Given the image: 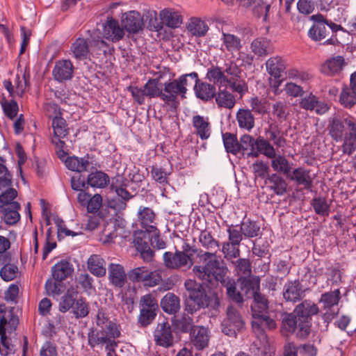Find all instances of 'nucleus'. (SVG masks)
<instances>
[{
  "instance_id": "obj_36",
  "label": "nucleus",
  "mask_w": 356,
  "mask_h": 356,
  "mask_svg": "<svg viewBox=\"0 0 356 356\" xmlns=\"http://www.w3.org/2000/svg\"><path fill=\"white\" fill-rule=\"evenodd\" d=\"M268 188L277 195L282 196L286 193L287 183L285 179L277 173H273L267 177Z\"/></svg>"
},
{
  "instance_id": "obj_50",
  "label": "nucleus",
  "mask_w": 356,
  "mask_h": 356,
  "mask_svg": "<svg viewBox=\"0 0 356 356\" xmlns=\"http://www.w3.org/2000/svg\"><path fill=\"white\" fill-rule=\"evenodd\" d=\"M226 77L227 76L225 74V72L218 66L209 68L206 74V79L210 82H213V85L217 84L220 87L225 86Z\"/></svg>"
},
{
  "instance_id": "obj_64",
  "label": "nucleus",
  "mask_w": 356,
  "mask_h": 356,
  "mask_svg": "<svg viewBox=\"0 0 356 356\" xmlns=\"http://www.w3.org/2000/svg\"><path fill=\"white\" fill-rule=\"evenodd\" d=\"M158 312L140 309L137 322L140 327H145L153 323Z\"/></svg>"
},
{
  "instance_id": "obj_37",
  "label": "nucleus",
  "mask_w": 356,
  "mask_h": 356,
  "mask_svg": "<svg viewBox=\"0 0 356 356\" xmlns=\"http://www.w3.org/2000/svg\"><path fill=\"white\" fill-rule=\"evenodd\" d=\"M266 67L268 73L275 79L282 76L286 69L285 64L279 56L270 57L266 62Z\"/></svg>"
},
{
  "instance_id": "obj_47",
  "label": "nucleus",
  "mask_w": 356,
  "mask_h": 356,
  "mask_svg": "<svg viewBox=\"0 0 356 356\" xmlns=\"http://www.w3.org/2000/svg\"><path fill=\"white\" fill-rule=\"evenodd\" d=\"M282 330L288 333L296 332L297 334L299 330V318L296 314H286L282 321Z\"/></svg>"
},
{
  "instance_id": "obj_59",
  "label": "nucleus",
  "mask_w": 356,
  "mask_h": 356,
  "mask_svg": "<svg viewBox=\"0 0 356 356\" xmlns=\"http://www.w3.org/2000/svg\"><path fill=\"white\" fill-rule=\"evenodd\" d=\"M54 134L59 137H65L68 134L66 121L60 116H56L52 120Z\"/></svg>"
},
{
  "instance_id": "obj_46",
  "label": "nucleus",
  "mask_w": 356,
  "mask_h": 356,
  "mask_svg": "<svg viewBox=\"0 0 356 356\" xmlns=\"http://www.w3.org/2000/svg\"><path fill=\"white\" fill-rule=\"evenodd\" d=\"M271 166L273 169L280 173H283L287 177L289 173L291 172V166L287 159L282 155L275 154V157L270 158Z\"/></svg>"
},
{
  "instance_id": "obj_18",
  "label": "nucleus",
  "mask_w": 356,
  "mask_h": 356,
  "mask_svg": "<svg viewBox=\"0 0 356 356\" xmlns=\"http://www.w3.org/2000/svg\"><path fill=\"white\" fill-rule=\"evenodd\" d=\"M124 29L123 27H120L116 19L108 18L104 25V35L107 40L117 42L123 38Z\"/></svg>"
},
{
  "instance_id": "obj_11",
  "label": "nucleus",
  "mask_w": 356,
  "mask_h": 356,
  "mask_svg": "<svg viewBox=\"0 0 356 356\" xmlns=\"http://www.w3.org/2000/svg\"><path fill=\"white\" fill-rule=\"evenodd\" d=\"M179 96L182 99V91L175 79L163 84L162 101L165 104L176 108L179 104Z\"/></svg>"
},
{
  "instance_id": "obj_34",
  "label": "nucleus",
  "mask_w": 356,
  "mask_h": 356,
  "mask_svg": "<svg viewBox=\"0 0 356 356\" xmlns=\"http://www.w3.org/2000/svg\"><path fill=\"white\" fill-rule=\"evenodd\" d=\"M221 40L222 41L221 47L222 51L233 53L239 51L243 47L241 38L232 33L222 32Z\"/></svg>"
},
{
  "instance_id": "obj_14",
  "label": "nucleus",
  "mask_w": 356,
  "mask_h": 356,
  "mask_svg": "<svg viewBox=\"0 0 356 356\" xmlns=\"http://www.w3.org/2000/svg\"><path fill=\"white\" fill-rule=\"evenodd\" d=\"M309 170L302 167L295 168L290 172L287 177L296 183L297 185L302 186L303 188L310 192L312 191L313 179L311 177Z\"/></svg>"
},
{
  "instance_id": "obj_38",
  "label": "nucleus",
  "mask_w": 356,
  "mask_h": 356,
  "mask_svg": "<svg viewBox=\"0 0 356 356\" xmlns=\"http://www.w3.org/2000/svg\"><path fill=\"white\" fill-rule=\"evenodd\" d=\"M90 272L97 277H103L106 273L105 261L99 255H91L87 261Z\"/></svg>"
},
{
  "instance_id": "obj_17",
  "label": "nucleus",
  "mask_w": 356,
  "mask_h": 356,
  "mask_svg": "<svg viewBox=\"0 0 356 356\" xmlns=\"http://www.w3.org/2000/svg\"><path fill=\"white\" fill-rule=\"evenodd\" d=\"M346 65L345 59L342 56H333L321 65V71L327 76L339 75Z\"/></svg>"
},
{
  "instance_id": "obj_62",
  "label": "nucleus",
  "mask_w": 356,
  "mask_h": 356,
  "mask_svg": "<svg viewBox=\"0 0 356 356\" xmlns=\"http://www.w3.org/2000/svg\"><path fill=\"white\" fill-rule=\"evenodd\" d=\"M17 196V191L13 188H6L0 195V202H1V208L10 207L12 203H19L15 201Z\"/></svg>"
},
{
  "instance_id": "obj_44",
  "label": "nucleus",
  "mask_w": 356,
  "mask_h": 356,
  "mask_svg": "<svg viewBox=\"0 0 356 356\" xmlns=\"http://www.w3.org/2000/svg\"><path fill=\"white\" fill-rule=\"evenodd\" d=\"M341 292L339 289L325 292L321 296L319 303L323 304V308L334 307L341 300Z\"/></svg>"
},
{
  "instance_id": "obj_19",
  "label": "nucleus",
  "mask_w": 356,
  "mask_h": 356,
  "mask_svg": "<svg viewBox=\"0 0 356 356\" xmlns=\"http://www.w3.org/2000/svg\"><path fill=\"white\" fill-rule=\"evenodd\" d=\"M304 291L298 280L288 281L285 283L283 289V297L286 301L296 302L299 301Z\"/></svg>"
},
{
  "instance_id": "obj_23",
  "label": "nucleus",
  "mask_w": 356,
  "mask_h": 356,
  "mask_svg": "<svg viewBox=\"0 0 356 356\" xmlns=\"http://www.w3.org/2000/svg\"><path fill=\"white\" fill-rule=\"evenodd\" d=\"M137 216L140 226L146 232L156 228V215L151 208L140 206L138 208Z\"/></svg>"
},
{
  "instance_id": "obj_5",
  "label": "nucleus",
  "mask_w": 356,
  "mask_h": 356,
  "mask_svg": "<svg viewBox=\"0 0 356 356\" xmlns=\"http://www.w3.org/2000/svg\"><path fill=\"white\" fill-rule=\"evenodd\" d=\"M318 312V305L310 300H305L296 306L294 313L299 318V330L297 337L305 339L309 336L311 331V317Z\"/></svg>"
},
{
  "instance_id": "obj_33",
  "label": "nucleus",
  "mask_w": 356,
  "mask_h": 356,
  "mask_svg": "<svg viewBox=\"0 0 356 356\" xmlns=\"http://www.w3.org/2000/svg\"><path fill=\"white\" fill-rule=\"evenodd\" d=\"M78 291L74 286L69 287L66 292L61 296L58 304V310L65 313L72 309L77 298Z\"/></svg>"
},
{
  "instance_id": "obj_56",
  "label": "nucleus",
  "mask_w": 356,
  "mask_h": 356,
  "mask_svg": "<svg viewBox=\"0 0 356 356\" xmlns=\"http://www.w3.org/2000/svg\"><path fill=\"white\" fill-rule=\"evenodd\" d=\"M340 102L346 108H351L356 104V91L348 86L343 88L340 95Z\"/></svg>"
},
{
  "instance_id": "obj_21",
  "label": "nucleus",
  "mask_w": 356,
  "mask_h": 356,
  "mask_svg": "<svg viewBox=\"0 0 356 356\" xmlns=\"http://www.w3.org/2000/svg\"><path fill=\"white\" fill-rule=\"evenodd\" d=\"M237 282L240 285L241 290L248 298L260 291V279L257 276L251 275L238 277Z\"/></svg>"
},
{
  "instance_id": "obj_60",
  "label": "nucleus",
  "mask_w": 356,
  "mask_h": 356,
  "mask_svg": "<svg viewBox=\"0 0 356 356\" xmlns=\"http://www.w3.org/2000/svg\"><path fill=\"white\" fill-rule=\"evenodd\" d=\"M239 225H231L228 227L227 229V233L228 234V241L230 243H234V245H239L243 241L244 234H243Z\"/></svg>"
},
{
  "instance_id": "obj_52",
  "label": "nucleus",
  "mask_w": 356,
  "mask_h": 356,
  "mask_svg": "<svg viewBox=\"0 0 356 356\" xmlns=\"http://www.w3.org/2000/svg\"><path fill=\"white\" fill-rule=\"evenodd\" d=\"M72 310L76 318H83L88 315L90 307L86 299L80 297L76 299Z\"/></svg>"
},
{
  "instance_id": "obj_48",
  "label": "nucleus",
  "mask_w": 356,
  "mask_h": 356,
  "mask_svg": "<svg viewBox=\"0 0 356 356\" xmlns=\"http://www.w3.org/2000/svg\"><path fill=\"white\" fill-rule=\"evenodd\" d=\"M188 29L193 35L203 37L207 34L209 26L204 21L194 17L191 19Z\"/></svg>"
},
{
  "instance_id": "obj_51",
  "label": "nucleus",
  "mask_w": 356,
  "mask_h": 356,
  "mask_svg": "<svg viewBox=\"0 0 356 356\" xmlns=\"http://www.w3.org/2000/svg\"><path fill=\"white\" fill-rule=\"evenodd\" d=\"M221 251L224 255V258L229 263L239 257L241 254L239 245H234V243H230L227 241L222 243Z\"/></svg>"
},
{
  "instance_id": "obj_54",
  "label": "nucleus",
  "mask_w": 356,
  "mask_h": 356,
  "mask_svg": "<svg viewBox=\"0 0 356 356\" xmlns=\"http://www.w3.org/2000/svg\"><path fill=\"white\" fill-rule=\"evenodd\" d=\"M225 86H229L232 91L240 95H243L248 90L247 84L241 77L229 78L227 76L223 87Z\"/></svg>"
},
{
  "instance_id": "obj_27",
  "label": "nucleus",
  "mask_w": 356,
  "mask_h": 356,
  "mask_svg": "<svg viewBox=\"0 0 356 356\" xmlns=\"http://www.w3.org/2000/svg\"><path fill=\"white\" fill-rule=\"evenodd\" d=\"M252 51L257 56H266L273 52L274 48L271 41L266 38H257L250 44Z\"/></svg>"
},
{
  "instance_id": "obj_20",
  "label": "nucleus",
  "mask_w": 356,
  "mask_h": 356,
  "mask_svg": "<svg viewBox=\"0 0 356 356\" xmlns=\"http://www.w3.org/2000/svg\"><path fill=\"white\" fill-rule=\"evenodd\" d=\"M193 90L196 97L203 102H209L213 99L216 93V88L214 85L198 81L193 86Z\"/></svg>"
},
{
  "instance_id": "obj_24",
  "label": "nucleus",
  "mask_w": 356,
  "mask_h": 356,
  "mask_svg": "<svg viewBox=\"0 0 356 356\" xmlns=\"http://www.w3.org/2000/svg\"><path fill=\"white\" fill-rule=\"evenodd\" d=\"M73 272V265L66 259L59 261L51 268L52 276L58 282H62L72 276Z\"/></svg>"
},
{
  "instance_id": "obj_12",
  "label": "nucleus",
  "mask_w": 356,
  "mask_h": 356,
  "mask_svg": "<svg viewBox=\"0 0 356 356\" xmlns=\"http://www.w3.org/2000/svg\"><path fill=\"white\" fill-rule=\"evenodd\" d=\"M122 27L130 34L138 33L144 26L143 19L138 11L125 13L121 17Z\"/></svg>"
},
{
  "instance_id": "obj_41",
  "label": "nucleus",
  "mask_w": 356,
  "mask_h": 356,
  "mask_svg": "<svg viewBox=\"0 0 356 356\" xmlns=\"http://www.w3.org/2000/svg\"><path fill=\"white\" fill-rule=\"evenodd\" d=\"M71 51L76 60L86 59L90 54L88 43L81 38H77L72 44Z\"/></svg>"
},
{
  "instance_id": "obj_35",
  "label": "nucleus",
  "mask_w": 356,
  "mask_h": 356,
  "mask_svg": "<svg viewBox=\"0 0 356 356\" xmlns=\"http://www.w3.org/2000/svg\"><path fill=\"white\" fill-rule=\"evenodd\" d=\"M110 182L108 175L103 171L90 172L87 177V185L92 188H104Z\"/></svg>"
},
{
  "instance_id": "obj_2",
  "label": "nucleus",
  "mask_w": 356,
  "mask_h": 356,
  "mask_svg": "<svg viewBox=\"0 0 356 356\" xmlns=\"http://www.w3.org/2000/svg\"><path fill=\"white\" fill-rule=\"evenodd\" d=\"M202 283L194 280H186L184 286L188 297L184 302L185 311L193 314L201 309L211 308L217 310L220 307V300L215 290L216 286H211L209 282L199 279Z\"/></svg>"
},
{
  "instance_id": "obj_29",
  "label": "nucleus",
  "mask_w": 356,
  "mask_h": 356,
  "mask_svg": "<svg viewBox=\"0 0 356 356\" xmlns=\"http://www.w3.org/2000/svg\"><path fill=\"white\" fill-rule=\"evenodd\" d=\"M160 304L163 312L169 314H175L181 308L179 298L170 292L162 298Z\"/></svg>"
},
{
  "instance_id": "obj_13",
  "label": "nucleus",
  "mask_w": 356,
  "mask_h": 356,
  "mask_svg": "<svg viewBox=\"0 0 356 356\" xmlns=\"http://www.w3.org/2000/svg\"><path fill=\"white\" fill-rule=\"evenodd\" d=\"M74 65L70 60H59L55 63L52 70V76L55 81L63 83L73 77Z\"/></svg>"
},
{
  "instance_id": "obj_28",
  "label": "nucleus",
  "mask_w": 356,
  "mask_h": 356,
  "mask_svg": "<svg viewBox=\"0 0 356 356\" xmlns=\"http://www.w3.org/2000/svg\"><path fill=\"white\" fill-rule=\"evenodd\" d=\"M21 209L19 203H12L10 207L1 208L0 214L3 222L8 225H14L20 220L19 211Z\"/></svg>"
},
{
  "instance_id": "obj_31",
  "label": "nucleus",
  "mask_w": 356,
  "mask_h": 356,
  "mask_svg": "<svg viewBox=\"0 0 356 356\" xmlns=\"http://www.w3.org/2000/svg\"><path fill=\"white\" fill-rule=\"evenodd\" d=\"M234 273L239 277L252 275V264L249 259L238 257L229 263Z\"/></svg>"
},
{
  "instance_id": "obj_32",
  "label": "nucleus",
  "mask_w": 356,
  "mask_h": 356,
  "mask_svg": "<svg viewBox=\"0 0 356 356\" xmlns=\"http://www.w3.org/2000/svg\"><path fill=\"white\" fill-rule=\"evenodd\" d=\"M88 343L91 347L99 344H106V350L107 353H115V348L118 346L117 342L114 339L105 336L103 332H97L95 337H90L89 335Z\"/></svg>"
},
{
  "instance_id": "obj_8",
  "label": "nucleus",
  "mask_w": 356,
  "mask_h": 356,
  "mask_svg": "<svg viewBox=\"0 0 356 356\" xmlns=\"http://www.w3.org/2000/svg\"><path fill=\"white\" fill-rule=\"evenodd\" d=\"M127 180L123 177H118L113 181L111 185L112 191H115L121 200H113L110 202V207L115 210H124L127 207V202L134 197L127 190Z\"/></svg>"
},
{
  "instance_id": "obj_61",
  "label": "nucleus",
  "mask_w": 356,
  "mask_h": 356,
  "mask_svg": "<svg viewBox=\"0 0 356 356\" xmlns=\"http://www.w3.org/2000/svg\"><path fill=\"white\" fill-rule=\"evenodd\" d=\"M19 273L18 267L13 264H5L0 270L1 277L6 282L15 279Z\"/></svg>"
},
{
  "instance_id": "obj_39",
  "label": "nucleus",
  "mask_w": 356,
  "mask_h": 356,
  "mask_svg": "<svg viewBox=\"0 0 356 356\" xmlns=\"http://www.w3.org/2000/svg\"><path fill=\"white\" fill-rule=\"evenodd\" d=\"M89 163L90 162L88 154L82 158L74 156H68L65 161V166L69 170L77 172L86 171Z\"/></svg>"
},
{
  "instance_id": "obj_26",
  "label": "nucleus",
  "mask_w": 356,
  "mask_h": 356,
  "mask_svg": "<svg viewBox=\"0 0 356 356\" xmlns=\"http://www.w3.org/2000/svg\"><path fill=\"white\" fill-rule=\"evenodd\" d=\"M160 19L163 24L171 29L178 28L182 24V16L173 8H165L160 12Z\"/></svg>"
},
{
  "instance_id": "obj_9",
  "label": "nucleus",
  "mask_w": 356,
  "mask_h": 356,
  "mask_svg": "<svg viewBox=\"0 0 356 356\" xmlns=\"http://www.w3.org/2000/svg\"><path fill=\"white\" fill-rule=\"evenodd\" d=\"M244 325V321L239 312L233 306L227 309V317L222 322V332L232 337H236L238 332Z\"/></svg>"
},
{
  "instance_id": "obj_4",
  "label": "nucleus",
  "mask_w": 356,
  "mask_h": 356,
  "mask_svg": "<svg viewBox=\"0 0 356 356\" xmlns=\"http://www.w3.org/2000/svg\"><path fill=\"white\" fill-rule=\"evenodd\" d=\"M310 19L314 22V24L309 29L307 35L312 41L321 42L329 37L321 44L336 45L339 43L336 33L342 29L341 25L327 20L321 14L313 15L310 17Z\"/></svg>"
},
{
  "instance_id": "obj_6",
  "label": "nucleus",
  "mask_w": 356,
  "mask_h": 356,
  "mask_svg": "<svg viewBox=\"0 0 356 356\" xmlns=\"http://www.w3.org/2000/svg\"><path fill=\"white\" fill-rule=\"evenodd\" d=\"M164 266L171 270H187L193 265L191 254L188 255L187 249L183 250H175V252L167 251L163 254Z\"/></svg>"
},
{
  "instance_id": "obj_40",
  "label": "nucleus",
  "mask_w": 356,
  "mask_h": 356,
  "mask_svg": "<svg viewBox=\"0 0 356 356\" xmlns=\"http://www.w3.org/2000/svg\"><path fill=\"white\" fill-rule=\"evenodd\" d=\"M236 120L241 129L252 130L254 127V117L250 109L240 108L236 113Z\"/></svg>"
},
{
  "instance_id": "obj_25",
  "label": "nucleus",
  "mask_w": 356,
  "mask_h": 356,
  "mask_svg": "<svg viewBox=\"0 0 356 356\" xmlns=\"http://www.w3.org/2000/svg\"><path fill=\"white\" fill-rule=\"evenodd\" d=\"M108 280L117 288L123 287L127 282L126 273L122 265L111 264L108 267Z\"/></svg>"
},
{
  "instance_id": "obj_42",
  "label": "nucleus",
  "mask_w": 356,
  "mask_h": 356,
  "mask_svg": "<svg viewBox=\"0 0 356 356\" xmlns=\"http://www.w3.org/2000/svg\"><path fill=\"white\" fill-rule=\"evenodd\" d=\"M255 148L257 152H252L251 154L254 156H259V154H262L266 157L270 159L275 157V149L274 147L270 143V142L262 137H259L256 140Z\"/></svg>"
},
{
  "instance_id": "obj_57",
  "label": "nucleus",
  "mask_w": 356,
  "mask_h": 356,
  "mask_svg": "<svg viewBox=\"0 0 356 356\" xmlns=\"http://www.w3.org/2000/svg\"><path fill=\"white\" fill-rule=\"evenodd\" d=\"M139 309L158 312L159 305L155 297L150 293L141 296L139 300Z\"/></svg>"
},
{
  "instance_id": "obj_30",
  "label": "nucleus",
  "mask_w": 356,
  "mask_h": 356,
  "mask_svg": "<svg viewBox=\"0 0 356 356\" xmlns=\"http://www.w3.org/2000/svg\"><path fill=\"white\" fill-rule=\"evenodd\" d=\"M214 97L217 105L220 108L231 109L236 104L234 95L227 90V86H219Z\"/></svg>"
},
{
  "instance_id": "obj_43",
  "label": "nucleus",
  "mask_w": 356,
  "mask_h": 356,
  "mask_svg": "<svg viewBox=\"0 0 356 356\" xmlns=\"http://www.w3.org/2000/svg\"><path fill=\"white\" fill-rule=\"evenodd\" d=\"M143 88L147 97L150 99L159 97L162 100L163 86L159 79H149Z\"/></svg>"
},
{
  "instance_id": "obj_16",
  "label": "nucleus",
  "mask_w": 356,
  "mask_h": 356,
  "mask_svg": "<svg viewBox=\"0 0 356 356\" xmlns=\"http://www.w3.org/2000/svg\"><path fill=\"white\" fill-rule=\"evenodd\" d=\"M199 242L201 245L208 251L203 252L202 250H200V253L197 254V256L202 260L205 264L206 261H204L202 258V254L205 252H211L215 254L216 256V252L220 248L219 241L213 238L211 232L204 229L200 232L199 236Z\"/></svg>"
},
{
  "instance_id": "obj_58",
  "label": "nucleus",
  "mask_w": 356,
  "mask_h": 356,
  "mask_svg": "<svg viewBox=\"0 0 356 356\" xmlns=\"http://www.w3.org/2000/svg\"><path fill=\"white\" fill-rule=\"evenodd\" d=\"M269 139L272 140L277 147H283L285 145L286 140L281 136V131L277 125L271 124L267 131Z\"/></svg>"
},
{
  "instance_id": "obj_3",
  "label": "nucleus",
  "mask_w": 356,
  "mask_h": 356,
  "mask_svg": "<svg viewBox=\"0 0 356 356\" xmlns=\"http://www.w3.org/2000/svg\"><path fill=\"white\" fill-rule=\"evenodd\" d=\"M251 298H253V304L251 306L253 318L252 329L261 340L266 341L267 335L264 330H275L277 327V323L275 319L266 314L268 309V301L264 295L259 291Z\"/></svg>"
},
{
  "instance_id": "obj_55",
  "label": "nucleus",
  "mask_w": 356,
  "mask_h": 356,
  "mask_svg": "<svg viewBox=\"0 0 356 356\" xmlns=\"http://www.w3.org/2000/svg\"><path fill=\"white\" fill-rule=\"evenodd\" d=\"M222 140L225 148L228 153L236 154L240 152L239 143L236 135L231 133L223 134Z\"/></svg>"
},
{
  "instance_id": "obj_1",
  "label": "nucleus",
  "mask_w": 356,
  "mask_h": 356,
  "mask_svg": "<svg viewBox=\"0 0 356 356\" xmlns=\"http://www.w3.org/2000/svg\"><path fill=\"white\" fill-rule=\"evenodd\" d=\"M204 261L202 266H195L193 272L197 279H203L209 282L211 286H217L219 282L226 288V293L229 299L238 304L243 302L241 293L237 289L234 280L226 275L227 267L222 266L215 254L205 252L202 254Z\"/></svg>"
},
{
  "instance_id": "obj_53",
  "label": "nucleus",
  "mask_w": 356,
  "mask_h": 356,
  "mask_svg": "<svg viewBox=\"0 0 356 356\" xmlns=\"http://www.w3.org/2000/svg\"><path fill=\"white\" fill-rule=\"evenodd\" d=\"M315 213L321 216H328L330 211V206L326 199L323 197H316L311 202Z\"/></svg>"
},
{
  "instance_id": "obj_10",
  "label": "nucleus",
  "mask_w": 356,
  "mask_h": 356,
  "mask_svg": "<svg viewBox=\"0 0 356 356\" xmlns=\"http://www.w3.org/2000/svg\"><path fill=\"white\" fill-rule=\"evenodd\" d=\"M154 339L156 345L169 348L173 346L175 338L171 325L167 321L159 323L154 331Z\"/></svg>"
},
{
  "instance_id": "obj_22",
  "label": "nucleus",
  "mask_w": 356,
  "mask_h": 356,
  "mask_svg": "<svg viewBox=\"0 0 356 356\" xmlns=\"http://www.w3.org/2000/svg\"><path fill=\"white\" fill-rule=\"evenodd\" d=\"M190 335L191 343L197 350H203L208 346L209 335L207 328L203 326H195Z\"/></svg>"
},
{
  "instance_id": "obj_49",
  "label": "nucleus",
  "mask_w": 356,
  "mask_h": 356,
  "mask_svg": "<svg viewBox=\"0 0 356 356\" xmlns=\"http://www.w3.org/2000/svg\"><path fill=\"white\" fill-rule=\"evenodd\" d=\"M238 227H240L245 238L257 237L260 231V227L258 223L250 219L242 221Z\"/></svg>"
},
{
  "instance_id": "obj_7",
  "label": "nucleus",
  "mask_w": 356,
  "mask_h": 356,
  "mask_svg": "<svg viewBox=\"0 0 356 356\" xmlns=\"http://www.w3.org/2000/svg\"><path fill=\"white\" fill-rule=\"evenodd\" d=\"M348 126L351 131L356 130V121L351 117L343 118L339 116L330 118L328 121L327 130L331 138L336 142L341 141Z\"/></svg>"
},
{
  "instance_id": "obj_63",
  "label": "nucleus",
  "mask_w": 356,
  "mask_h": 356,
  "mask_svg": "<svg viewBox=\"0 0 356 356\" xmlns=\"http://www.w3.org/2000/svg\"><path fill=\"white\" fill-rule=\"evenodd\" d=\"M343 152L346 154L350 155L356 149V129L351 131L344 137V142L342 145Z\"/></svg>"
},
{
  "instance_id": "obj_15",
  "label": "nucleus",
  "mask_w": 356,
  "mask_h": 356,
  "mask_svg": "<svg viewBox=\"0 0 356 356\" xmlns=\"http://www.w3.org/2000/svg\"><path fill=\"white\" fill-rule=\"evenodd\" d=\"M194 134L201 140H207L211 134V125L208 117L196 115L192 118Z\"/></svg>"
},
{
  "instance_id": "obj_45",
  "label": "nucleus",
  "mask_w": 356,
  "mask_h": 356,
  "mask_svg": "<svg viewBox=\"0 0 356 356\" xmlns=\"http://www.w3.org/2000/svg\"><path fill=\"white\" fill-rule=\"evenodd\" d=\"M198 74L195 72H193L188 74H182L175 79L182 91V99H185L186 97V95L188 91L187 87L191 86L193 83L195 84L198 81Z\"/></svg>"
}]
</instances>
